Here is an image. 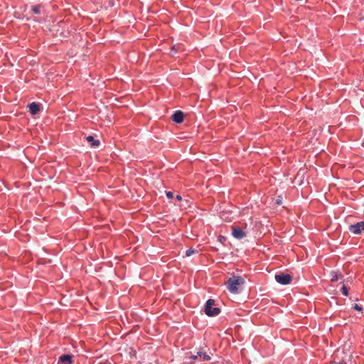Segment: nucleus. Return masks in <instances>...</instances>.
Wrapping results in <instances>:
<instances>
[{"mask_svg":"<svg viewBox=\"0 0 364 364\" xmlns=\"http://www.w3.org/2000/svg\"><path fill=\"white\" fill-rule=\"evenodd\" d=\"M352 308H353V309H355V311H363V306H360V305H358V304H354L353 305Z\"/></svg>","mask_w":364,"mask_h":364,"instance_id":"nucleus-16","label":"nucleus"},{"mask_svg":"<svg viewBox=\"0 0 364 364\" xmlns=\"http://www.w3.org/2000/svg\"><path fill=\"white\" fill-rule=\"evenodd\" d=\"M215 300L212 299H209L206 301L204 306V311L205 314L208 316H218L221 310L218 307H213L215 305Z\"/></svg>","mask_w":364,"mask_h":364,"instance_id":"nucleus-2","label":"nucleus"},{"mask_svg":"<svg viewBox=\"0 0 364 364\" xmlns=\"http://www.w3.org/2000/svg\"><path fill=\"white\" fill-rule=\"evenodd\" d=\"M198 355L205 361H209L211 358L209 355H208L205 352H203L201 350L197 352Z\"/></svg>","mask_w":364,"mask_h":364,"instance_id":"nucleus-10","label":"nucleus"},{"mask_svg":"<svg viewBox=\"0 0 364 364\" xmlns=\"http://www.w3.org/2000/svg\"><path fill=\"white\" fill-rule=\"evenodd\" d=\"M197 252V250L193 249V248H189L186 251V257H190L192 255H193L194 253H196Z\"/></svg>","mask_w":364,"mask_h":364,"instance_id":"nucleus-14","label":"nucleus"},{"mask_svg":"<svg viewBox=\"0 0 364 364\" xmlns=\"http://www.w3.org/2000/svg\"><path fill=\"white\" fill-rule=\"evenodd\" d=\"M334 363L335 364H347V361L344 358H342L338 361H334Z\"/></svg>","mask_w":364,"mask_h":364,"instance_id":"nucleus-19","label":"nucleus"},{"mask_svg":"<svg viewBox=\"0 0 364 364\" xmlns=\"http://www.w3.org/2000/svg\"><path fill=\"white\" fill-rule=\"evenodd\" d=\"M176 198L177 200L181 201L182 200V196L181 195H177Z\"/></svg>","mask_w":364,"mask_h":364,"instance_id":"nucleus-20","label":"nucleus"},{"mask_svg":"<svg viewBox=\"0 0 364 364\" xmlns=\"http://www.w3.org/2000/svg\"><path fill=\"white\" fill-rule=\"evenodd\" d=\"M351 358H352V355H348V360H351Z\"/></svg>","mask_w":364,"mask_h":364,"instance_id":"nucleus-23","label":"nucleus"},{"mask_svg":"<svg viewBox=\"0 0 364 364\" xmlns=\"http://www.w3.org/2000/svg\"><path fill=\"white\" fill-rule=\"evenodd\" d=\"M293 277L290 274L280 272L275 275V280L277 283L282 285L289 284L292 282Z\"/></svg>","mask_w":364,"mask_h":364,"instance_id":"nucleus-3","label":"nucleus"},{"mask_svg":"<svg viewBox=\"0 0 364 364\" xmlns=\"http://www.w3.org/2000/svg\"><path fill=\"white\" fill-rule=\"evenodd\" d=\"M166 195L168 199H171L173 198V193L171 191H166Z\"/></svg>","mask_w":364,"mask_h":364,"instance_id":"nucleus-18","label":"nucleus"},{"mask_svg":"<svg viewBox=\"0 0 364 364\" xmlns=\"http://www.w3.org/2000/svg\"><path fill=\"white\" fill-rule=\"evenodd\" d=\"M341 291V293L343 295H344L346 296H348V294H349L348 288L345 284L343 285Z\"/></svg>","mask_w":364,"mask_h":364,"instance_id":"nucleus-15","label":"nucleus"},{"mask_svg":"<svg viewBox=\"0 0 364 364\" xmlns=\"http://www.w3.org/2000/svg\"><path fill=\"white\" fill-rule=\"evenodd\" d=\"M198 354H197L196 355H192V356L191 357V358H192L193 360H196V359H197V358H198Z\"/></svg>","mask_w":364,"mask_h":364,"instance_id":"nucleus-21","label":"nucleus"},{"mask_svg":"<svg viewBox=\"0 0 364 364\" xmlns=\"http://www.w3.org/2000/svg\"><path fill=\"white\" fill-rule=\"evenodd\" d=\"M29 112L32 115L37 114L41 110V104L38 102H31L28 105Z\"/></svg>","mask_w":364,"mask_h":364,"instance_id":"nucleus-8","label":"nucleus"},{"mask_svg":"<svg viewBox=\"0 0 364 364\" xmlns=\"http://www.w3.org/2000/svg\"><path fill=\"white\" fill-rule=\"evenodd\" d=\"M73 355L71 354H63L58 358V364H73Z\"/></svg>","mask_w":364,"mask_h":364,"instance_id":"nucleus-7","label":"nucleus"},{"mask_svg":"<svg viewBox=\"0 0 364 364\" xmlns=\"http://www.w3.org/2000/svg\"><path fill=\"white\" fill-rule=\"evenodd\" d=\"M331 274L332 276L331 279V281L332 282H337L338 280L339 277L341 276V274L340 273L339 271H331Z\"/></svg>","mask_w":364,"mask_h":364,"instance_id":"nucleus-11","label":"nucleus"},{"mask_svg":"<svg viewBox=\"0 0 364 364\" xmlns=\"http://www.w3.org/2000/svg\"><path fill=\"white\" fill-rule=\"evenodd\" d=\"M349 230L355 235L360 234L362 231L364 230V221H360L354 225H350Z\"/></svg>","mask_w":364,"mask_h":364,"instance_id":"nucleus-4","label":"nucleus"},{"mask_svg":"<svg viewBox=\"0 0 364 364\" xmlns=\"http://www.w3.org/2000/svg\"><path fill=\"white\" fill-rule=\"evenodd\" d=\"M218 241L220 242V243L225 245V242H226V237L223 235H220L218 237Z\"/></svg>","mask_w":364,"mask_h":364,"instance_id":"nucleus-17","label":"nucleus"},{"mask_svg":"<svg viewBox=\"0 0 364 364\" xmlns=\"http://www.w3.org/2000/svg\"><path fill=\"white\" fill-rule=\"evenodd\" d=\"M245 281L241 276L235 274L230 277L225 282V285L230 293L237 294L240 292L239 288L245 284Z\"/></svg>","mask_w":364,"mask_h":364,"instance_id":"nucleus-1","label":"nucleus"},{"mask_svg":"<svg viewBox=\"0 0 364 364\" xmlns=\"http://www.w3.org/2000/svg\"><path fill=\"white\" fill-rule=\"evenodd\" d=\"M185 114L181 110H177L173 112L171 119L176 124H181L184 120Z\"/></svg>","mask_w":364,"mask_h":364,"instance_id":"nucleus-5","label":"nucleus"},{"mask_svg":"<svg viewBox=\"0 0 364 364\" xmlns=\"http://www.w3.org/2000/svg\"><path fill=\"white\" fill-rule=\"evenodd\" d=\"M86 140L90 143V146L92 147H97L100 144V141L99 139H95L94 136L89 135L86 137Z\"/></svg>","mask_w":364,"mask_h":364,"instance_id":"nucleus-9","label":"nucleus"},{"mask_svg":"<svg viewBox=\"0 0 364 364\" xmlns=\"http://www.w3.org/2000/svg\"><path fill=\"white\" fill-rule=\"evenodd\" d=\"M181 48V45L180 44H176V45H173L171 48V53H176L177 52L179 51Z\"/></svg>","mask_w":364,"mask_h":364,"instance_id":"nucleus-13","label":"nucleus"},{"mask_svg":"<svg viewBox=\"0 0 364 364\" xmlns=\"http://www.w3.org/2000/svg\"><path fill=\"white\" fill-rule=\"evenodd\" d=\"M276 203H277V204H278V205H279V204L281 203V200H279V199H278V200H277Z\"/></svg>","mask_w":364,"mask_h":364,"instance_id":"nucleus-22","label":"nucleus"},{"mask_svg":"<svg viewBox=\"0 0 364 364\" xmlns=\"http://www.w3.org/2000/svg\"><path fill=\"white\" fill-rule=\"evenodd\" d=\"M232 236L237 239L240 240L243 237H246V232L240 227L235 226L232 229Z\"/></svg>","mask_w":364,"mask_h":364,"instance_id":"nucleus-6","label":"nucleus"},{"mask_svg":"<svg viewBox=\"0 0 364 364\" xmlns=\"http://www.w3.org/2000/svg\"><path fill=\"white\" fill-rule=\"evenodd\" d=\"M41 7H42L41 4L34 5L31 7V11L34 14H40Z\"/></svg>","mask_w":364,"mask_h":364,"instance_id":"nucleus-12","label":"nucleus"}]
</instances>
